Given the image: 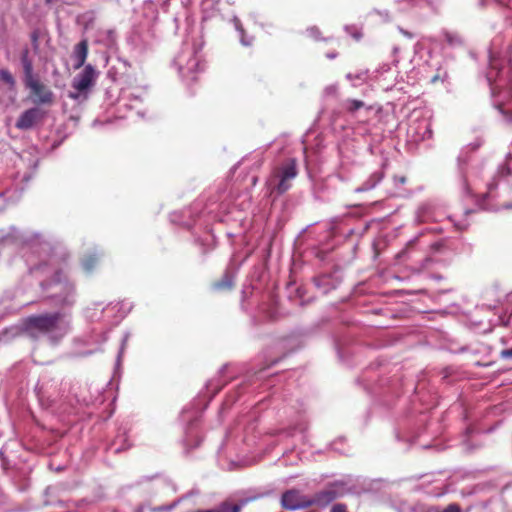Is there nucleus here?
Instances as JSON below:
<instances>
[{
    "instance_id": "obj_1",
    "label": "nucleus",
    "mask_w": 512,
    "mask_h": 512,
    "mask_svg": "<svg viewBox=\"0 0 512 512\" xmlns=\"http://www.w3.org/2000/svg\"><path fill=\"white\" fill-rule=\"evenodd\" d=\"M23 331L33 339L46 337L51 343H58L69 331L70 321L63 312L30 316L23 321Z\"/></svg>"
},
{
    "instance_id": "obj_2",
    "label": "nucleus",
    "mask_w": 512,
    "mask_h": 512,
    "mask_svg": "<svg viewBox=\"0 0 512 512\" xmlns=\"http://www.w3.org/2000/svg\"><path fill=\"white\" fill-rule=\"evenodd\" d=\"M175 63L181 76L191 81L196 80V72L202 69L200 59L192 49L182 51L175 58Z\"/></svg>"
},
{
    "instance_id": "obj_3",
    "label": "nucleus",
    "mask_w": 512,
    "mask_h": 512,
    "mask_svg": "<svg viewBox=\"0 0 512 512\" xmlns=\"http://www.w3.org/2000/svg\"><path fill=\"white\" fill-rule=\"evenodd\" d=\"M98 74L91 64L85 65L84 69L74 77L72 88L78 92H88L95 85Z\"/></svg>"
},
{
    "instance_id": "obj_4",
    "label": "nucleus",
    "mask_w": 512,
    "mask_h": 512,
    "mask_svg": "<svg viewBox=\"0 0 512 512\" xmlns=\"http://www.w3.org/2000/svg\"><path fill=\"white\" fill-rule=\"evenodd\" d=\"M25 86L31 90L32 95L35 97L33 100L34 103L47 105L53 103V92L44 84H42L37 78H33L25 82Z\"/></svg>"
},
{
    "instance_id": "obj_5",
    "label": "nucleus",
    "mask_w": 512,
    "mask_h": 512,
    "mask_svg": "<svg viewBox=\"0 0 512 512\" xmlns=\"http://www.w3.org/2000/svg\"><path fill=\"white\" fill-rule=\"evenodd\" d=\"M297 175L295 160H290L288 163L283 165L278 172L279 181L274 187L278 194H283L290 189L291 183Z\"/></svg>"
},
{
    "instance_id": "obj_6",
    "label": "nucleus",
    "mask_w": 512,
    "mask_h": 512,
    "mask_svg": "<svg viewBox=\"0 0 512 512\" xmlns=\"http://www.w3.org/2000/svg\"><path fill=\"white\" fill-rule=\"evenodd\" d=\"M46 112L39 107H33L25 110L16 121V128L21 130L31 129L34 125L42 121Z\"/></svg>"
},
{
    "instance_id": "obj_7",
    "label": "nucleus",
    "mask_w": 512,
    "mask_h": 512,
    "mask_svg": "<svg viewBox=\"0 0 512 512\" xmlns=\"http://www.w3.org/2000/svg\"><path fill=\"white\" fill-rule=\"evenodd\" d=\"M282 506L289 510H298L311 506L310 499L296 490H289L282 496Z\"/></svg>"
},
{
    "instance_id": "obj_8",
    "label": "nucleus",
    "mask_w": 512,
    "mask_h": 512,
    "mask_svg": "<svg viewBox=\"0 0 512 512\" xmlns=\"http://www.w3.org/2000/svg\"><path fill=\"white\" fill-rule=\"evenodd\" d=\"M487 81L491 86V91L494 94L497 88H500L507 82V78L503 76V72L499 68L498 60L490 58V67L486 74Z\"/></svg>"
},
{
    "instance_id": "obj_9",
    "label": "nucleus",
    "mask_w": 512,
    "mask_h": 512,
    "mask_svg": "<svg viewBox=\"0 0 512 512\" xmlns=\"http://www.w3.org/2000/svg\"><path fill=\"white\" fill-rule=\"evenodd\" d=\"M337 497L338 493L336 489L333 486H331L320 491L319 493L315 494L312 498L309 499L311 502V506L317 505L319 507H325L333 500H335Z\"/></svg>"
},
{
    "instance_id": "obj_10",
    "label": "nucleus",
    "mask_w": 512,
    "mask_h": 512,
    "mask_svg": "<svg viewBox=\"0 0 512 512\" xmlns=\"http://www.w3.org/2000/svg\"><path fill=\"white\" fill-rule=\"evenodd\" d=\"M88 55V41L83 39L77 45H75L72 53L74 60V69H79L84 66Z\"/></svg>"
},
{
    "instance_id": "obj_11",
    "label": "nucleus",
    "mask_w": 512,
    "mask_h": 512,
    "mask_svg": "<svg viewBox=\"0 0 512 512\" xmlns=\"http://www.w3.org/2000/svg\"><path fill=\"white\" fill-rule=\"evenodd\" d=\"M402 10H418L436 7L437 0H398Z\"/></svg>"
},
{
    "instance_id": "obj_12",
    "label": "nucleus",
    "mask_w": 512,
    "mask_h": 512,
    "mask_svg": "<svg viewBox=\"0 0 512 512\" xmlns=\"http://www.w3.org/2000/svg\"><path fill=\"white\" fill-rule=\"evenodd\" d=\"M21 64L23 67L24 72V83L36 78L33 74V63L32 60L29 58V50L24 49L21 54Z\"/></svg>"
},
{
    "instance_id": "obj_13",
    "label": "nucleus",
    "mask_w": 512,
    "mask_h": 512,
    "mask_svg": "<svg viewBox=\"0 0 512 512\" xmlns=\"http://www.w3.org/2000/svg\"><path fill=\"white\" fill-rule=\"evenodd\" d=\"M383 176L381 171L372 173L360 187L355 189V192H365L373 189L382 180Z\"/></svg>"
},
{
    "instance_id": "obj_14",
    "label": "nucleus",
    "mask_w": 512,
    "mask_h": 512,
    "mask_svg": "<svg viewBox=\"0 0 512 512\" xmlns=\"http://www.w3.org/2000/svg\"><path fill=\"white\" fill-rule=\"evenodd\" d=\"M63 290L65 291V295L59 294L57 297L59 298L58 302L61 305H72L74 303L73 299V291L74 288L71 284L65 283L62 286Z\"/></svg>"
},
{
    "instance_id": "obj_15",
    "label": "nucleus",
    "mask_w": 512,
    "mask_h": 512,
    "mask_svg": "<svg viewBox=\"0 0 512 512\" xmlns=\"http://www.w3.org/2000/svg\"><path fill=\"white\" fill-rule=\"evenodd\" d=\"M363 106H364V102H362L361 100L348 99L345 102V108L351 113L356 112L357 110L361 109Z\"/></svg>"
},
{
    "instance_id": "obj_16",
    "label": "nucleus",
    "mask_w": 512,
    "mask_h": 512,
    "mask_svg": "<svg viewBox=\"0 0 512 512\" xmlns=\"http://www.w3.org/2000/svg\"><path fill=\"white\" fill-rule=\"evenodd\" d=\"M98 261V256L96 254L89 255L83 260V267L86 271L90 272L95 267Z\"/></svg>"
},
{
    "instance_id": "obj_17",
    "label": "nucleus",
    "mask_w": 512,
    "mask_h": 512,
    "mask_svg": "<svg viewBox=\"0 0 512 512\" xmlns=\"http://www.w3.org/2000/svg\"><path fill=\"white\" fill-rule=\"evenodd\" d=\"M242 505H230L228 503H223L218 508L214 509L216 512H240Z\"/></svg>"
},
{
    "instance_id": "obj_18",
    "label": "nucleus",
    "mask_w": 512,
    "mask_h": 512,
    "mask_svg": "<svg viewBox=\"0 0 512 512\" xmlns=\"http://www.w3.org/2000/svg\"><path fill=\"white\" fill-rule=\"evenodd\" d=\"M0 78L2 81L9 84L11 87H13L15 85V80H14L12 74L8 70H5V69L0 70Z\"/></svg>"
},
{
    "instance_id": "obj_19",
    "label": "nucleus",
    "mask_w": 512,
    "mask_h": 512,
    "mask_svg": "<svg viewBox=\"0 0 512 512\" xmlns=\"http://www.w3.org/2000/svg\"><path fill=\"white\" fill-rule=\"evenodd\" d=\"M442 512H461V508L458 504H449Z\"/></svg>"
},
{
    "instance_id": "obj_20",
    "label": "nucleus",
    "mask_w": 512,
    "mask_h": 512,
    "mask_svg": "<svg viewBox=\"0 0 512 512\" xmlns=\"http://www.w3.org/2000/svg\"><path fill=\"white\" fill-rule=\"evenodd\" d=\"M215 287L217 289H222V288H231L232 287V282L230 280H227V281H221V282H218L215 284Z\"/></svg>"
},
{
    "instance_id": "obj_21",
    "label": "nucleus",
    "mask_w": 512,
    "mask_h": 512,
    "mask_svg": "<svg viewBox=\"0 0 512 512\" xmlns=\"http://www.w3.org/2000/svg\"><path fill=\"white\" fill-rule=\"evenodd\" d=\"M500 356L503 359H511L512 360V349H504L500 352Z\"/></svg>"
},
{
    "instance_id": "obj_22",
    "label": "nucleus",
    "mask_w": 512,
    "mask_h": 512,
    "mask_svg": "<svg viewBox=\"0 0 512 512\" xmlns=\"http://www.w3.org/2000/svg\"><path fill=\"white\" fill-rule=\"evenodd\" d=\"M330 512H347L344 504H336L331 508Z\"/></svg>"
},
{
    "instance_id": "obj_23",
    "label": "nucleus",
    "mask_w": 512,
    "mask_h": 512,
    "mask_svg": "<svg viewBox=\"0 0 512 512\" xmlns=\"http://www.w3.org/2000/svg\"><path fill=\"white\" fill-rule=\"evenodd\" d=\"M84 93L85 95L87 94V92H78L77 90L75 91H70L68 93V97L71 98V99H74V100H77L80 98L81 94Z\"/></svg>"
},
{
    "instance_id": "obj_24",
    "label": "nucleus",
    "mask_w": 512,
    "mask_h": 512,
    "mask_svg": "<svg viewBox=\"0 0 512 512\" xmlns=\"http://www.w3.org/2000/svg\"><path fill=\"white\" fill-rule=\"evenodd\" d=\"M337 91V87L335 85H330L325 88L324 92L326 95H335Z\"/></svg>"
},
{
    "instance_id": "obj_25",
    "label": "nucleus",
    "mask_w": 512,
    "mask_h": 512,
    "mask_svg": "<svg viewBox=\"0 0 512 512\" xmlns=\"http://www.w3.org/2000/svg\"><path fill=\"white\" fill-rule=\"evenodd\" d=\"M394 181L396 184H404L406 182V178L404 176L395 177Z\"/></svg>"
},
{
    "instance_id": "obj_26",
    "label": "nucleus",
    "mask_w": 512,
    "mask_h": 512,
    "mask_svg": "<svg viewBox=\"0 0 512 512\" xmlns=\"http://www.w3.org/2000/svg\"><path fill=\"white\" fill-rule=\"evenodd\" d=\"M500 111L502 112V114H504L508 118V120L510 122H512V113H508V112L504 111L502 108L500 109Z\"/></svg>"
},
{
    "instance_id": "obj_27",
    "label": "nucleus",
    "mask_w": 512,
    "mask_h": 512,
    "mask_svg": "<svg viewBox=\"0 0 512 512\" xmlns=\"http://www.w3.org/2000/svg\"><path fill=\"white\" fill-rule=\"evenodd\" d=\"M405 36L409 37V38H412V34L408 31H405L403 29L400 30Z\"/></svg>"
},
{
    "instance_id": "obj_28",
    "label": "nucleus",
    "mask_w": 512,
    "mask_h": 512,
    "mask_svg": "<svg viewBox=\"0 0 512 512\" xmlns=\"http://www.w3.org/2000/svg\"><path fill=\"white\" fill-rule=\"evenodd\" d=\"M107 35H108V37H109L111 40H113V37H114V32H113V31H111V30L107 31Z\"/></svg>"
},
{
    "instance_id": "obj_29",
    "label": "nucleus",
    "mask_w": 512,
    "mask_h": 512,
    "mask_svg": "<svg viewBox=\"0 0 512 512\" xmlns=\"http://www.w3.org/2000/svg\"><path fill=\"white\" fill-rule=\"evenodd\" d=\"M37 39H38L37 34H36V33H33V34H32V41H33L34 43H36V42H37Z\"/></svg>"
},
{
    "instance_id": "obj_30",
    "label": "nucleus",
    "mask_w": 512,
    "mask_h": 512,
    "mask_svg": "<svg viewBox=\"0 0 512 512\" xmlns=\"http://www.w3.org/2000/svg\"><path fill=\"white\" fill-rule=\"evenodd\" d=\"M197 512H216L214 509L209 510H198Z\"/></svg>"
},
{
    "instance_id": "obj_31",
    "label": "nucleus",
    "mask_w": 512,
    "mask_h": 512,
    "mask_svg": "<svg viewBox=\"0 0 512 512\" xmlns=\"http://www.w3.org/2000/svg\"><path fill=\"white\" fill-rule=\"evenodd\" d=\"M314 32H318V30H317L316 28H312V29H310V33H311L312 35H314Z\"/></svg>"
},
{
    "instance_id": "obj_32",
    "label": "nucleus",
    "mask_w": 512,
    "mask_h": 512,
    "mask_svg": "<svg viewBox=\"0 0 512 512\" xmlns=\"http://www.w3.org/2000/svg\"><path fill=\"white\" fill-rule=\"evenodd\" d=\"M327 57L333 59L336 57V54H328Z\"/></svg>"
},
{
    "instance_id": "obj_33",
    "label": "nucleus",
    "mask_w": 512,
    "mask_h": 512,
    "mask_svg": "<svg viewBox=\"0 0 512 512\" xmlns=\"http://www.w3.org/2000/svg\"><path fill=\"white\" fill-rule=\"evenodd\" d=\"M121 450V448H116L115 452L118 453Z\"/></svg>"
},
{
    "instance_id": "obj_34",
    "label": "nucleus",
    "mask_w": 512,
    "mask_h": 512,
    "mask_svg": "<svg viewBox=\"0 0 512 512\" xmlns=\"http://www.w3.org/2000/svg\"><path fill=\"white\" fill-rule=\"evenodd\" d=\"M505 207H506V208H512V206H511V205H505Z\"/></svg>"
},
{
    "instance_id": "obj_35",
    "label": "nucleus",
    "mask_w": 512,
    "mask_h": 512,
    "mask_svg": "<svg viewBox=\"0 0 512 512\" xmlns=\"http://www.w3.org/2000/svg\"><path fill=\"white\" fill-rule=\"evenodd\" d=\"M47 2H50L51 0H46Z\"/></svg>"
}]
</instances>
